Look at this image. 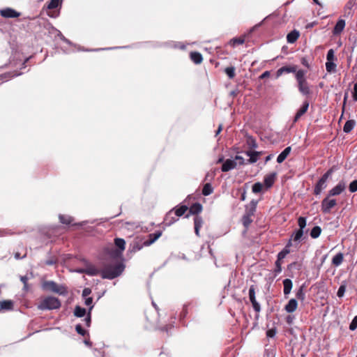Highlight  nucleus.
Listing matches in <instances>:
<instances>
[{
  "label": "nucleus",
  "instance_id": "f257e3e1",
  "mask_svg": "<svg viewBox=\"0 0 357 357\" xmlns=\"http://www.w3.org/2000/svg\"><path fill=\"white\" fill-rule=\"evenodd\" d=\"M122 263H109L102 265V278L112 280L119 276L124 271Z\"/></svg>",
  "mask_w": 357,
  "mask_h": 357
},
{
  "label": "nucleus",
  "instance_id": "f03ea898",
  "mask_svg": "<svg viewBox=\"0 0 357 357\" xmlns=\"http://www.w3.org/2000/svg\"><path fill=\"white\" fill-rule=\"evenodd\" d=\"M306 71L304 70H298L295 77L298 83V89L303 96H309L311 93V89L309 83L305 77Z\"/></svg>",
  "mask_w": 357,
  "mask_h": 357
},
{
  "label": "nucleus",
  "instance_id": "7ed1b4c3",
  "mask_svg": "<svg viewBox=\"0 0 357 357\" xmlns=\"http://www.w3.org/2000/svg\"><path fill=\"white\" fill-rule=\"evenodd\" d=\"M43 289L61 296H66L68 294V289L65 285L59 284L54 281L49 280L45 281L42 284Z\"/></svg>",
  "mask_w": 357,
  "mask_h": 357
},
{
  "label": "nucleus",
  "instance_id": "20e7f679",
  "mask_svg": "<svg viewBox=\"0 0 357 357\" xmlns=\"http://www.w3.org/2000/svg\"><path fill=\"white\" fill-rule=\"evenodd\" d=\"M114 243L115 246L119 249L112 246L107 248L106 251L112 258L118 259L121 256L122 252L125 250L126 241L123 238H116L114 240Z\"/></svg>",
  "mask_w": 357,
  "mask_h": 357
},
{
  "label": "nucleus",
  "instance_id": "39448f33",
  "mask_svg": "<svg viewBox=\"0 0 357 357\" xmlns=\"http://www.w3.org/2000/svg\"><path fill=\"white\" fill-rule=\"evenodd\" d=\"M61 305V301L57 298L47 296L39 303L38 307L41 310H56L60 308Z\"/></svg>",
  "mask_w": 357,
  "mask_h": 357
},
{
  "label": "nucleus",
  "instance_id": "423d86ee",
  "mask_svg": "<svg viewBox=\"0 0 357 357\" xmlns=\"http://www.w3.org/2000/svg\"><path fill=\"white\" fill-rule=\"evenodd\" d=\"M333 170L331 169H328L318 181L314 189V193L316 195H320L322 190L326 188L327 180L331 176Z\"/></svg>",
  "mask_w": 357,
  "mask_h": 357
},
{
  "label": "nucleus",
  "instance_id": "0eeeda50",
  "mask_svg": "<svg viewBox=\"0 0 357 357\" xmlns=\"http://www.w3.org/2000/svg\"><path fill=\"white\" fill-rule=\"evenodd\" d=\"M330 197L327 195L321 202V207L324 213H329L331 209L337 204L336 199H330Z\"/></svg>",
  "mask_w": 357,
  "mask_h": 357
},
{
  "label": "nucleus",
  "instance_id": "6e6552de",
  "mask_svg": "<svg viewBox=\"0 0 357 357\" xmlns=\"http://www.w3.org/2000/svg\"><path fill=\"white\" fill-rule=\"evenodd\" d=\"M77 272L79 273H85L90 276L100 275L102 277V268L100 269L93 264H88L85 268L79 269L77 271Z\"/></svg>",
  "mask_w": 357,
  "mask_h": 357
},
{
  "label": "nucleus",
  "instance_id": "1a4fd4ad",
  "mask_svg": "<svg viewBox=\"0 0 357 357\" xmlns=\"http://www.w3.org/2000/svg\"><path fill=\"white\" fill-rule=\"evenodd\" d=\"M256 210V203L252 202L250 209L243 216L242 222L245 227L248 228L252 222V216Z\"/></svg>",
  "mask_w": 357,
  "mask_h": 357
},
{
  "label": "nucleus",
  "instance_id": "9d476101",
  "mask_svg": "<svg viewBox=\"0 0 357 357\" xmlns=\"http://www.w3.org/2000/svg\"><path fill=\"white\" fill-rule=\"evenodd\" d=\"M249 298L250 302L252 303V307L255 312H259L261 310V307L259 303L257 301L255 298V285H251L249 289Z\"/></svg>",
  "mask_w": 357,
  "mask_h": 357
},
{
  "label": "nucleus",
  "instance_id": "9b49d317",
  "mask_svg": "<svg viewBox=\"0 0 357 357\" xmlns=\"http://www.w3.org/2000/svg\"><path fill=\"white\" fill-rule=\"evenodd\" d=\"M346 188V184L343 181H340L337 185L328 191V197H333L340 195Z\"/></svg>",
  "mask_w": 357,
  "mask_h": 357
},
{
  "label": "nucleus",
  "instance_id": "f8f14e48",
  "mask_svg": "<svg viewBox=\"0 0 357 357\" xmlns=\"http://www.w3.org/2000/svg\"><path fill=\"white\" fill-rule=\"evenodd\" d=\"M0 14L2 17L6 18H15L20 15V13L10 8L1 10Z\"/></svg>",
  "mask_w": 357,
  "mask_h": 357
},
{
  "label": "nucleus",
  "instance_id": "ddd939ff",
  "mask_svg": "<svg viewBox=\"0 0 357 357\" xmlns=\"http://www.w3.org/2000/svg\"><path fill=\"white\" fill-rule=\"evenodd\" d=\"M297 71H298L297 66L295 65L289 66H283L277 70L276 77H279L284 73H294L296 74Z\"/></svg>",
  "mask_w": 357,
  "mask_h": 357
},
{
  "label": "nucleus",
  "instance_id": "4468645a",
  "mask_svg": "<svg viewBox=\"0 0 357 357\" xmlns=\"http://www.w3.org/2000/svg\"><path fill=\"white\" fill-rule=\"evenodd\" d=\"M309 107V102L305 100L303 102V105L301 107V108L298 110L296 112L294 119V122H296L298 121V119L307 111Z\"/></svg>",
  "mask_w": 357,
  "mask_h": 357
},
{
  "label": "nucleus",
  "instance_id": "2eb2a0df",
  "mask_svg": "<svg viewBox=\"0 0 357 357\" xmlns=\"http://www.w3.org/2000/svg\"><path fill=\"white\" fill-rule=\"evenodd\" d=\"M236 165L237 162L235 160L227 159L224 162L221 169L223 172H227L236 168Z\"/></svg>",
  "mask_w": 357,
  "mask_h": 357
},
{
  "label": "nucleus",
  "instance_id": "dca6fc26",
  "mask_svg": "<svg viewBox=\"0 0 357 357\" xmlns=\"http://www.w3.org/2000/svg\"><path fill=\"white\" fill-rule=\"evenodd\" d=\"M162 235V231H158L149 235V239L144 242V245L149 246L158 240Z\"/></svg>",
  "mask_w": 357,
  "mask_h": 357
},
{
  "label": "nucleus",
  "instance_id": "f3484780",
  "mask_svg": "<svg viewBox=\"0 0 357 357\" xmlns=\"http://www.w3.org/2000/svg\"><path fill=\"white\" fill-rule=\"evenodd\" d=\"M275 178H276L275 172H272V173L268 174L264 176V182L267 188H271L273 185Z\"/></svg>",
  "mask_w": 357,
  "mask_h": 357
},
{
  "label": "nucleus",
  "instance_id": "a211bd4d",
  "mask_svg": "<svg viewBox=\"0 0 357 357\" xmlns=\"http://www.w3.org/2000/svg\"><path fill=\"white\" fill-rule=\"evenodd\" d=\"M298 307L297 301L295 298H291L289 301L288 303L285 305L284 310L289 312H294Z\"/></svg>",
  "mask_w": 357,
  "mask_h": 357
},
{
  "label": "nucleus",
  "instance_id": "6ab92c4d",
  "mask_svg": "<svg viewBox=\"0 0 357 357\" xmlns=\"http://www.w3.org/2000/svg\"><path fill=\"white\" fill-rule=\"evenodd\" d=\"M194 225H195V232L197 236H199V229L202 227L203 220L200 216H195L194 218Z\"/></svg>",
  "mask_w": 357,
  "mask_h": 357
},
{
  "label": "nucleus",
  "instance_id": "aec40b11",
  "mask_svg": "<svg viewBox=\"0 0 357 357\" xmlns=\"http://www.w3.org/2000/svg\"><path fill=\"white\" fill-rule=\"evenodd\" d=\"M291 149L290 146H287V148H285L278 156L277 162L278 163H282L287 158V156L291 152Z\"/></svg>",
  "mask_w": 357,
  "mask_h": 357
},
{
  "label": "nucleus",
  "instance_id": "412c9836",
  "mask_svg": "<svg viewBox=\"0 0 357 357\" xmlns=\"http://www.w3.org/2000/svg\"><path fill=\"white\" fill-rule=\"evenodd\" d=\"M283 285H284V294L285 296H287L290 294L291 290L292 289V282L290 279H284L283 280Z\"/></svg>",
  "mask_w": 357,
  "mask_h": 357
},
{
  "label": "nucleus",
  "instance_id": "4be33fe9",
  "mask_svg": "<svg viewBox=\"0 0 357 357\" xmlns=\"http://www.w3.org/2000/svg\"><path fill=\"white\" fill-rule=\"evenodd\" d=\"M178 220V218L172 216V211H170L169 213H167L165 218L164 223L167 226H169L176 222Z\"/></svg>",
  "mask_w": 357,
  "mask_h": 357
},
{
  "label": "nucleus",
  "instance_id": "5701e85b",
  "mask_svg": "<svg viewBox=\"0 0 357 357\" xmlns=\"http://www.w3.org/2000/svg\"><path fill=\"white\" fill-rule=\"evenodd\" d=\"M344 260V255L342 252H338L332 259V264L335 266H339Z\"/></svg>",
  "mask_w": 357,
  "mask_h": 357
},
{
  "label": "nucleus",
  "instance_id": "b1692460",
  "mask_svg": "<svg viewBox=\"0 0 357 357\" xmlns=\"http://www.w3.org/2000/svg\"><path fill=\"white\" fill-rule=\"evenodd\" d=\"M202 211V206L199 203L193 204L190 209L189 213L192 215H197Z\"/></svg>",
  "mask_w": 357,
  "mask_h": 357
},
{
  "label": "nucleus",
  "instance_id": "393cba45",
  "mask_svg": "<svg viewBox=\"0 0 357 357\" xmlns=\"http://www.w3.org/2000/svg\"><path fill=\"white\" fill-rule=\"evenodd\" d=\"M298 37H299V32L296 30H294L287 34V40L288 43H294V42H296L297 40Z\"/></svg>",
  "mask_w": 357,
  "mask_h": 357
},
{
  "label": "nucleus",
  "instance_id": "a878e982",
  "mask_svg": "<svg viewBox=\"0 0 357 357\" xmlns=\"http://www.w3.org/2000/svg\"><path fill=\"white\" fill-rule=\"evenodd\" d=\"M0 307L3 310H11L13 308V302L11 300H6L0 302Z\"/></svg>",
  "mask_w": 357,
  "mask_h": 357
},
{
  "label": "nucleus",
  "instance_id": "bb28decb",
  "mask_svg": "<svg viewBox=\"0 0 357 357\" xmlns=\"http://www.w3.org/2000/svg\"><path fill=\"white\" fill-rule=\"evenodd\" d=\"M190 59L196 64L201 63L203 60L202 55L199 52H191L190 53Z\"/></svg>",
  "mask_w": 357,
  "mask_h": 357
},
{
  "label": "nucleus",
  "instance_id": "cd10ccee",
  "mask_svg": "<svg viewBox=\"0 0 357 357\" xmlns=\"http://www.w3.org/2000/svg\"><path fill=\"white\" fill-rule=\"evenodd\" d=\"M356 122L354 120H348L344 125L343 131L346 133L350 132L354 128Z\"/></svg>",
  "mask_w": 357,
  "mask_h": 357
},
{
  "label": "nucleus",
  "instance_id": "c85d7f7f",
  "mask_svg": "<svg viewBox=\"0 0 357 357\" xmlns=\"http://www.w3.org/2000/svg\"><path fill=\"white\" fill-rule=\"evenodd\" d=\"M344 26H345L344 20H339L334 27L333 33L335 34H338V33H341L342 31V30L344 29Z\"/></svg>",
  "mask_w": 357,
  "mask_h": 357
},
{
  "label": "nucleus",
  "instance_id": "c756f323",
  "mask_svg": "<svg viewBox=\"0 0 357 357\" xmlns=\"http://www.w3.org/2000/svg\"><path fill=\"white\" fill-rule=\"evenodd\" d=\"M86 314V310L79 305L75 306L74 315L77 317H82Z\"/></svg>",
  "mask_w": 357,
  "mask_h": 357
},
{
  "label": "nucleus",
  "instance_id": "7c9ffc66",
  "mask_svg": "<svg viewBox=\"0 0 357 357\" xmlns=\"http://www.w3.org/2000/svg\"><path fill=\"white\" fill-rule=\"evenodd\" d=\"M213 188L211 184L209 183H207L203 187L202 194L204 196H208V195H211L213 192Z\"/></svg>",
  "mask_w": 357,
  "mask_h": 357
},
{
  "label": "nucleus",
  "instance_id": "2f4dec72",
  "mask_svg": "<svg viewBox=\"0 0 357 357\" xmlns=\"http://www.w3.org/2000/svg\"><path fill=\"white\" fill-rule=\"evenodd\" d=\"M321 233V229L319 226L314 227L310 231V236L312 238H318Z\"/></svg>",
  "mask_w": 357,
  "mask_h": 357
},
{
  "label": "nucleus",
  "instance_id": "473e14b6",
  "mask_svg": "<svg viewBox=\"0 0 357 357\" xmlns=\"http://www.w3.org/2000/svg\"><path fill=\"white\" fill-rule=\"evenodd\" d=\"M303 236V231L298 229L291 235V239H293V241L297 242L301 239Z\"/></svg>",
  "mask_w": 357,
  "mask_h": 357
},
{
  "label": "nucleus",
  "instance_id": "72a5a7b5",
  "mask_svg": "<svg viewBox=\"0 0 357 357\" xmlns=\"http://www.w3.org/2000/svg\"><path fill=\"white\" fill-rule=\"evenodd\" d=\"M188 209V208L187 206L183 205L181 207L176 208L175 210L174 213H175L176 216L181 217V216H182L186 212V211Z\"/></svg>",
  "mask_w": 357,
  "mask_h": 357
},
{
  "label": "nucleus",
  "instance_id": "f704fd0d",
  "mask_svg": "<svg viewBox=\"0 0 357 357\" xmlns=\"http://www.w3.org/2000/svg\"><path fill=\"white\" fill-rule=\"evenodd\" d=\"M225 72L229 79H233L235 77V68L234 66L226 68Z\"/></svg>",
  "mask_w": 357,
  "mask_h": 357
},
{
  "label": "nucleus",
  "instance_id": "c9c22d12",
  "mask_svg": "<svg viewBox=\"0 0 357 357\" xmlns=\"http://www.w3.org/2000/svg\"><path fill=\"white\" fill-rule=\"evenodd\" d=\"M60 222L63 224L69 225L72 222L73 218L70 216L60 215H59Z\"/></svg>",
  "mask_w": 357,
  "mask_h": 357
},
{
  "label": "nucleus",
  "instance_id": "e433bc0d",
  "mask_svg": "<svg viewBox=\"0 0 357 357\" xmlns=\"http://www.w3.org/2000/svg\"><path fill=\"white\" fill-rule=\"evenodd\" d=\"M261 155V152L255 151L254 153L250 155L249 160H248V163H255L258 160L259 156Z\"/></svg>",
  "mask_w": 357,
  "mask_h": 357
},
{
  "label": "nucleus",
  "instance_id": "4c0bfd02",
  "mask_svg": "<svg viewBox=\"0 0 357 357\" xmlns=\"http://www.w3.org/2000/svg\"><path fill=\"white\" fill-rule=\"evenodd\" d=\"M296 296L298 299L301 300V301H303L305 299V292L303 291V286H301L298 290L297 291L296 294Z\"/></svg>",
  "mask_w": 357,
  "mask_h": 357
},
{
  "label": "nucleus",
  "instance_id": "58836bf2",
  "mask_svg": "<svg viewBox=\"0 0 357 357\" xmlns=\"http://www.w3.org/2000/svg\"><path fill=\"white\" fill-rule=\"evenodd\" d=\"M298 225L299 226V230L303 231V229L306 227V218L299 217L298 219Z\"/></svg>",
  "mask_w": 357,
  "mask_h": 357
},
{
  "label": "nucleus",
  "instance_id": "ea45409f",
  "mask_svg": "<svg viewBox=\"0 0 357 357\" xmlns=\"http://www.w3.org/2000/svg\"><path fill=\"white\" fill-rule=\"evenodd\" d=\"M336 65L333 61H327L326 63V69L328 73L334 72Z\"/></svg>",
  "mask_w": 357,
  "mask_h": 357
},
{
  "label": "nucleus",
  "instance_id": "a19ab883",
  "mask_svg": "<svg viewBox=\"0 0 357 357\" xmlns=\"http://www.w3.org/2000/svg\"><path fill=\"white\" fill-rule=\"evenodd\" d=\"M262 189H263V185L259 182L255 183L252 185V192L254 193H259V192H261Z\"/></svg>",
  "mask_w": 357,
  "mask_h": 357
},
{
  "label": "nucleus",
  "instance_id": "79ce46f5",
  "mask_svg": "<svg viewBox=\"0 0 357 357\" xmlns=\"http://www.w3.org/2000/svg\"><path fill=\"white\" fill-rule=\"evenodd\" d=\"M61 2V0H50L48 5V9H54L57 8Z\"/></svg>",
  "mask_w": 357,
  "mask_h": 357
},
{
  "label": "nucleus",
  "instance_id": "37998d69",
  "mask_svg": "<svg viewBox=\"0 0 357 357\" xmlns=\"http://www.w3.org/2000/svg\"><path fill=\"white\" fill-rule=\"evenodd\" d=\"M230 43L233 46H235L236 45H242L245 43V39L243 37L234 38L231 40Z\"/></svg>",
  "mask_w": 357,
  "mask_h": 357
},
{
  "label": "nucleus",
  "instance_id": "c03bdc74",
  "mask_svg": "<svg viewBox=\"0 0 357 357\" xmlns=\"http://www.w3.org/2000/svg\"><path fill=\"white\" fill-rule=\"evenodd\" d=\"M247 144L250 148L255 149L257 147L256 140L252 137H248L247 139Z\"/></svg>",
  "mask_w": 357,
  "mask_h": 357
},
{
  "label": "nucleus",
  "instance_id": "a18cd8bd",
  "mask_svg": "<svg viewBox=\"0 0 357 357\" xmlns=\"http://www.w3.org/2000/svg\"><path fill=\"white\" fill-rule=\"evenodd\" d=\"M93 305H91V307H89L87 316L84 320L85 321L86 326H88V327H89L90 324H91V310L93 309Z\"/></svg>",
  "mask_w": 357,
  "mask_h": 357
},
{
  "label": "nucleus",
  "instance_id": "49530a36",
  "mask_svg": "<svg viewBox=\"0 0 357 357\" xmlns=\"http://www.w3.org/2000/svg\"><path fill=\"white\" fill-rule=\"evenodd\" d=\"M349 190L351 192H355L357 191V180L353 181L349 184Z\"/></svg>",
  "mask_w": 357,
  "mask_h": 357
},
{
  "label": "nucleus",
  "instance_id": "de8ad7c7",
  "mask_svg": "<svg viewBox=\"0 0 357 357\" xmlns=\"http://www.w3.org/2000/svg\"><path fill=\"white\" fill-rule=\"evenodd\" d=\"M345 291H346V286L344 284L340 285V287H339V289L337 290V296L340 298L342 297L345 293Z\"/></svg>",
  "mask_w": 357,
  "mask_h": 357
},
{
  "label": "nucleus",
  "instance_id": "09e8293b",
  "mask_svg": "<svg viewBox=\"0 0 357 357\" xmlns=\"http://www.w3.org/2000/svg\"><path fill=\"white\" fill-rule=\"evenodd\" d=\"M334 57H335L334 51L333 49H330L328 51V53L326 55L327 61H333V60L334 59Z\"/></svg>",
  "mask_w": 357,
  "mask_h": 357
},
{
  "label": "nucleus",
  "instance_id": "8fccbe9b",
  "mask_svg": "<svg viewBox=\"0 0 357 357\" xmlns=\"http://www.w3.org/2000/svg\"><path fill=\"white\" fill-rule=\"evenodd\" d=\"M75 330L78 334L82 336H84L86 333V331L82 327L80 324L76 325Z\"/></svg>",
  "mask_w": 357,
  "mask_h": 357
},
{
  "label": "nucleus",
  "instance_id": "3c124183",
  "mask_svg": "<svg viewBox=\"0 0 357 357\" xmlns=\"http://www.w3.org/2000/svg\"><path fill=\"white\" fill-rule=\"evenodd\" d=\"M356 328H357V317H355L349 325V329L351 331H354L356 329Z\"/></svg>",
  "mask_w": 357,
  "mask_h": 357
},
{
  "label": "nucleus",
  "instance_id": "603ef678",
  "mask_svg": "<svg viewBox=\"0 0 357 357\" xmlns=\"http://www.w3.org/2000/svg\"><path fill=\"white\" fill-rule=\"evenodd\" d=\"M275 273L278 274L282 271V263L281 261H275Z\"/></svg>",
  "mask_w": 357,
  "mask_h": 357
},
{
  "label": "nucleus",
  "instance_id": "864d4df0",
  "mask_svg": "<svg viewBox=\"0 0 357 357\" xmlns=\"http://www.w3.org/2000/svg\"><path fill=\"white\" fill-rule=\"evenodd\" d=\"M234 160H235L237 162V164L238 163V165H243L245 164V160L241 155H236Z\"/></svg>",
  "mask_w": 357,
  "mask_h": 357
},
{
  "label": "nucleus",
  "instance_id": "5fc2aeb1",
  "mask_svg": "<svg viewBox=\"0 0 357 357\" xmlns=\"http://www.w3.org/2000/svg\"><path fill=\"white\" fill-rule=\"evenodd\" d=\"M276 334V330L275 328H271L267 331L266 335L268 337H273Z\"/></svg>",
  "mask_w": 357,
  "mask_h": 357
},
{
  "label": "nucleus",
  "instance_id": "6e6d98bb",
  "mask_svg": "<svg viewBox=\"0 0 357 357\" xmlns=\"http://www.w3.org/2000/svg\"><path fill=\"white\" fill-rule=\"evenodd\" d=\"M91 293V290L89 288H84L82 291V297L87 298Z\"/></svg>",
  "mask_w": 357,
  "mask_h": 357
},
{
  "label": "nucleus",
  "instance_id": "4d7b16f0",
  "mask_svg": "<svg viewBox=\"0 0 357 357\" xmlns=\"http://www.w3.org/2000/svg\"><path fill=\"white\" fill-rule=\"evenodd\" d=\"M28 280H29V278L26 275L20 277V280L24 284V289L27 288V281H28Z\"/></svg>",
  "mask_w": 357,
  "mask_h": 357
},
{
  "label": "nucleus",
  "instance_id": "13d9d810",
  "mask_svg": "<svg viewBox=\"0 0 357 357\" xmlns=\"http://www.w3.org/2000/svg\"><path fill=\"white\" fill-rule=\"evenodd\" d=\"M85 298V301H84V303L87 306H89V307H91L92 305V303H93V298L92 297H87V298Z\"/></svg>",
  "mask_w": 357,
  "mask_h": 357
},
{
  "label": "nucleus",
  "instance_id": "bf43d9fd",
  "mask_svg": "<svg viewBox=\"0 0 357 357\" xmlns=\"http://www.w3.org/2000/svg\"><path fill=\"white\" fill-rule=\"evenodd\" d=\"M353 99L354 101H357V82L354 86Z\"/></svg>",
  "mask_w": 357,
  "mask_h": 357
},
{
  "label": "nucleus",
  "instance_id": "052dcab7",
  "mask_svg": "<svg viewBox=\"0 0 357 357\" xmlns=\"http://www.w3.org/2000/svg\"><path fill=\"white\" fill-rule=\"evenodd\" d=\"M287 255L282 252H280L277 256V261H281Z\"/></svg>",
  "mask_w": 357,
  "mask_h": 357
},
{
  "label": "nucleus",
  "instance_id": "680f3d73",
  "mask_svg": "<svg viewBox=\"0 0 357 357\" xmlns=\"http://www.w3.org/2000/svg\"><path fill=\"white\" fill-rule=\"evenodd\" d=\"M270 75V72L269 71H265L261 75H260V78L261 79H264L266 77H269Z\"/></svg>",
  "mask_w": 357,
  "mask_h": 357
},
{
  "label": "nucleus",
  "instance_id": "e2e57ef3",
  "mask_svg": "<svg viewBox=\"0 0 357 357\" xmlns=\"http://www.w3.org/2000/svg\"><path fill=\"white\" fill-rule=\"evenodd\" d=\"M282 253L285 254L286 255H287L289 253H290V249L287 248V247H284V249L281 251Z\"/></svg>",
  "mask_w": 357,
  "mask_h": 357
},
{
  "label": "nucleus",
  "instance_id": "0e129e2a",
  "mask_svg": "<svg viewBox=\"0 0 357 357\" xmlns=\"http://www.w3.org/2000/svg\"><path fill=\"white\" fill-rule=\"evenodd\" d=\"M347 98H348V93H346L344 94V101H343V109H344L345 107V105H346V102H347Z\"/></svg>",
  "mask_w": 357,
  "mask_h": 357
},
{
  "label": "nucleus",
  "instance_id": "69168bd1",
  "mask_svg": "<svg viewBox=\"0 0 357 357\" xmlns=\"http://www.w3.org/2000/svg\"><path fill=\"white\" fill-rule=\"evenodd\" d=\"M222 130V125H220L216 132H215V136H217Z\"/></svg>",
  "mask_w": 357,
  "mask_h": 357
},
{
  "label": "nucleus",
  "instance_id": "338daca9",
  "mask_svg": "<svg viewBox=\"0 0 357 357\" xmlns=\"http://www.w3.org/2000/svg\"><path fill=\"white\" fill-rule=\"evenodd\" d=\"M292 241H293V239H291V238L285 247L289 248L292 245V243H291Z\"/></svg>",
  "mask_w": 357,
  "mask_h": 357
},
{
  "label": "nucleus",
  "instance_id": "774afa93",
  "mask_svg": "<svg viewBox=\"0 0 357 357\" xmlns=\"http://www.w3.org/2000/svg\"><path fill=\"white\" fill-rule=\"evenodd\" d=\"M352 6H353V3L351 1L348 2V3L347 4V8H348L349 9H351Z\"/></svg>",
  "mask_w": 357,
  "mask_h": 357
}]
</instances>
